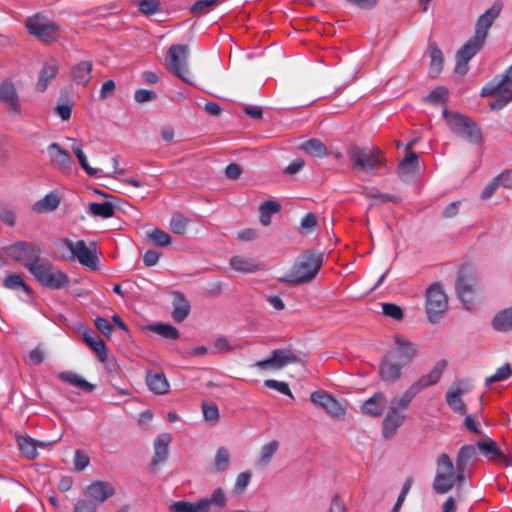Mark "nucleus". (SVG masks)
Returning a JSON list of instances; mask_svg holds the SVG:
<instances>
[{
    "mask_svg": "<svg viewBox=\"0 0 512 512\" xmlns=\"http://www.w3.org/2000/svg\"><path fill=\"white\" fill-rule=\"evenodd\" d=\"M147 239L152 244L161 247H168L172 243L171 236L160 228H153L149 233H147Z\"/></svg>",
    "mask_w": 512,
    "mask_h": 512,
    "instance_id": "49",
    "label": "nucleus"
},
{
    "mask_svg": "<svg viewBox=\"0 0 512 512\" xmlns=\"http://www.w3.org/2000/svg\"><path fill=\"white\" fill-rule=\"evenodd\" d=\"M138 8L143 14L151 16L160 11L161 4L158 0H141Z\"/></svg>",
    "mask_w": 512,
    "mask_h": 512,
    "instance_id": "61",
    "label": "nucleus"
},
{
    "mask_svg": "<svg viewBox=\"0 0 512 512\" xmlns=\"http://www.w3.org/2000/svg\"><path fill=\"white\" fill-rule=\"evenodd\" d=\"M403 366L386 354L380 362L379 375L384 382L394 383L401 379Z\"/></svg>",
    "mask_w": 512,
    "mask_h": 512,
    "instance_id": "23",
    "label": "nucleus"
},
{
    "mask_svg": "<svg viewBox=\"0 0 512 512\" xmlns=\"http://www.w3.org/2000/svg\"><path fill=\"white\" fill-rule=\"evenodd\" d=\"M172 295V319L175 322L180 323L188 317L191 310V305L182 292L174 291Z\"/></svg>",
    "mask_w": 512,
    "mask_h": 512,
    "instance_id": "31",
    "label": "nucleus"
},
{
    "mask_svg": "<svg viewBox=\"0 0 512 512\" xmlns=\"http://www.w3.org/2000/svg\"><path fill=\"white\" fill-rule=\"evenodd\" d=\"M482 96H492L489 107L492 110L502 109L512 100V64L504 75L495 76L481 89Z\"/></svg>",
    "mask_w": 512,
    "mask_h": 512,
    "instance_id": "6",
    "label": "nucleus"
},
{
    "mask_svg": "<svg viewBox=\"0 0 512 512\" xmlns=\"http://www.w3.org/2000/svg\"><path fill=\"white\" fill-rule=\"evenodd\" d=\"M477 282V273L471 266L463 265L459 268L455 290L458 299L467 309L473 304Z\"/></svg>",
    "mask_w": 512,
    "mask_h": 512,
    "instance_id": "11",
    "label": "nucleus"
},
{
    "mask_svg": "<svg viewBox=\"0 0 512 512\" xmlns=\"http://www.w3.org/2000/svg\"><path fill=\"white\" fill-rule=\"evenodd\" d=\"M503 8L501 2H495L481 14L475 24L474 34L470 37L463 46L456 52L455 59V73L458 75H465L468 72L469 61L482 49L488 30L491 28L495 20L500 15Z\"/></svg>",
    "mask_w": 512,
    "mask_h": 512,
    "instance_id": "2",
    "label": "nucleus"
},
{
    "mask_svg": "<svg viewBox=\"0 0 512 512\" xmlns=\"http://www.w3.org/2000/svg\"><path fill=\"white\" fill-rule=\"evenodd\" d=\"M493 327L498 331H509L512 329V307L495 315Z\"/></svg>",
    "mask_w": 512,
    "mask_h": 512,
    "instance_id": "46",
    "label": "nucleus"
},
{
    "mask_svg": "<svg viewBox=\"0 0 512 512\" xmlns=\"http://www.w3.org/2000/svg\"><path fill=\"white\" fill-rule=\"evenodd\" d=\"M503 8L501 2H495L481 14L475 24L474 34L470 37L463 46L456 52L455 59V73L458 75H465L468 72L469 61L482 49L488 30L491 28L495 20L500 15Z\"/></svg>",
    "mask_w": 512,
    "mask_h": 512,
    "instance_id": "1",
    "label": "nucleus"
},
{
    "mask_svg": "<svg viewBox=\"0 0 512 512\" xmlns=\"http://www.w3.org/2000/svg\"><path fill=\"white\" fill-rule=\"evenodd\" d=\"M229 264L233 270L240 273H254L261 270L260 263L255 259L242 255L231 257Z\"/></svg>",
    "mask_w": 512,
    "mask_h": 512,
    "instance_id": "33",
    "label": "nucleus"
},
{
    "mask_svg": "<svg viewBox=\"0 0 512 512\" xmlns=\"http://www.w3.org/2000/svg\"><path fill=\"white\" fill-rule=\"evenodd\" d=\"M503 8L501 2H495L481 14L475 24L474 34L470 37L463 46L456 52L455 59V73L458 75H465L468 72L469 61L482 49L488 30L491 28L495 20L500 15Z\"/></svg>",
    "mask_w": 512,
    "mask_h": 512,
    "instance_id": "3",
    "label": "nucleus"
},
{
    "mask_svg": "<svg viewBox=\"0 0 512 512\" xmlns=\"http://www.w3.org/2000/svg\"><path fill=\"white\" fill-rule=\"evenodd\" d=\"M93 69L92 61H81L73 69V77L77 84L86 85Z\"/></svg>",
    "mask_w": 512,
    "mask_h": 512,
    "instance_id": "43",
    "label": "nucleus"
},
{
    "mask_svg": "<svg viewBox=\"0 0 512 512\" xmlns=\"http://www.w3.org/2000/svg\"><path fill=\"white\" fill-rule=\"evenodd\" d=\"M418 170V156L415 152L409 151L405 158L400 162L398 171L399 175L403 179H407Z\"/></svg>",
    "mask_w": 512,
    "mask_h": 512,
    "instance_id": "37",
    "label": "nucleus"
},
{
    "mask_svg": "<svg viewBox=\"0 0 512 512\" xmlns=\"http://www.w3.org/2000/svg\"><path fill=\"white\" fill-rule=\"evenodd\" d=\"M59 204V196L54 192H50L33 205V210L37 213L51 212L54 211Z\"/></svg>",
    "mask_w": 512,
    "mask_h": 512,
    "instance_id": "41",
    "label": "nucleus"
},
{
    "mask_svg": "<svg viewBox=\"0 0 512 512\" xmlns=\"http://www.w3.org/2000/svg\"><path fill=\"white\" fill-rule=\"evenodd\" d=\"M264 386L270 389H275L278 392L289 396L290 398H294L289 385L286 382L277 381L274 379H267L264 381Z\"/></svg>",
    "mask_w": 512,
    "mask_h": 512,
    "instance_id": "62",
    "label": "nucleus"
},
{
    "mask_svg": "<svg viewBox=\"0 0 512 512\" xmlns=\"http://www.w3.org/2000/svg\"><path fill=\"white\" fill-rule=\"evenodd\" d=\"M147 329L168 340H177L180 336L178 329L168 323L151 324Z\"/></svg>",
    "mask_w": 512,
    "mask_h": 512,
    "instance_id": "42",
    "label": "nucleus"
},
{
    "mask_svg": "<svg viewBox=\"0 0 512 512\" xmlns=\"http://www.w3.org/2000/svg\"><path fill=\"white\" fill-rule=\"evenodd\" d=\"M426 312L430 322L435 323L448 309V297L440 283H433L426 291Z\"/></svg>",
    "mask_w": 512,
    "mask_h": 512,
    "instance_id": "15",
    "label": "nucleus"
},
{
    "mask_svg": "<svg viewBox=\"0 0 512 512\" xmlns=\"http://www.w3.org/2000/svg\"><path fill=\"white\" fill-rule=\"evenodd\" d=\"M58 70L59 67L56 60L49 59L44 63L36 84L38 91L44 92L47 89L50 81L56 77Z\"/></svg>",
    "mask_w": 512,
    "mask_h": 512,
    "instance_id": "32",
    "label": "nucleus"
},
{
    "mask_svg": "<svg viewBox=\"0 0 512 512\" xmlns=\"http://www.w3.org/2000/svg\"><path fill=\"white\" fill-rule=\"evenodd\" d=\"M26 28L31 35L46 43L56 40V31L59 29L55 23L42 21L39 15L30 18Z\"/></svg>",
    "mask_w": 512,
    "mask_h": 512,
    "instance_id": "18",
    "label": "nucleus"
},
{
    "mask_svg": "<svg viewBox=\"0 0 512 512\" xmlns=\"http://www.w3.org/2000/svg\"><path fill=\"white\" fill-rule=\"evenodd\" d=\"M220 3L221 0H198L191 6L190 12L194 15H203Z\"/></svg>",
    "mask_w": 512,
    "mask_h": 512,
    "instance_id": "53",
    "label": "nucleus"
},
{
    "mask_svg": "<svg viewBox=\"0 0 512 512\" xmlns=\"http://www.w3.org/2000/svg\"><path fill=\"white\" fill-rule=\"evenodd\" d=\"M172 441L170 433H162L158 435L154 441V455L151 465L158 466L163 464L168 458V448Z\"/></svg>",
    "mask_w": 512,
    "mask_h": 512,
    "instance_id": "29",
    "label": "nucleus"
},
{
    "mask_svg": "<svg viewBox=\"0 0 512 512\" xmlns=\"http://www.w3.org/2000/svg\"><path fill=\"white\" fill-rule=\"evenodd\" d=\"M0 102L14 115H19V97L14 84L9 80L3 81L0 85Z\"/></svg>",
    "mask_w": 512,
    "mask_h": 512,
    "instance_id": "24",
    "label": "nucleus"
},
{
    "mask_svg": "<svg viewBox=\"0 0 512 512\" xmlns=\"http://www.w3.org/2000/svg\"><path fill=\"white\" fill-rule=\"evenodd\" d=\"M119 162L116 157H105L101 161V167H98V178L100 177H115L116 175H123L125 170L118 167Z\"/></svg>",
    "mask_w": 512,
    "mask_h": 512,
    "instance_id": "38",
    "label": "nucleus"
},
{
    "mask_svg": "<svg viewBox=\"0 0 512 512\" xmlns=\"http://www.w3.org/2000/svg\"><path fill=\"white\" fill-rule=\"evenodd\" d=\"M0 220L9 227L16 224V212L14 208L8 204L0 203Z\"/></svg>",
    "mask_w": 512,
    "mask_h": 512,
    "instance_id": "55",
    "label": "nucleus"
},
{
    "mask_svg": "<svg viewBox=\"0 0 512 512\" xmlns=\"http://www.w3.org/2000/svg\"><path fill=\"white\" fill-rule=\"evenodd\" d=\"M352 168L361 172L376 171L384 165L385 158L378 149L354 145L348 150Z\"/></svg>",
    "mask_w": 512,
    "mask_h": 512,
    "instance_id": "8",
    "label": "nucleus"
},
{
    "mask_svg": "<svg viewBox=\"0 0 512 512\" xmlns=\"http://www.w3.org/2000/svg\"><path fill=\"white\" fill-rule=\"evenodd\" d=\"M59 379L70 385L79 388L83 392H92L95 389V385L86 381L80 375L74 372L66 371L59 374Z\"/></svg>",
    "mask_w": 512,
    "mask_h": 512,
    "instance_id": "39",
    "label": "nucleus"
},
{
    "mask_svg": "<svg viewBox=\"0 0 512 512\" xmlns=\"http://www.w3.org/2000/svg\"><path fill=\"white\" fill-rule=\"evenodd\" d=\"M447 98L448 90L445 87L439 86L432 90L425 100L433 104H440L446 102Z\"/></svg>",
    "mask_w": 512,
    "mask_h": 512,
    "instance_id": "60",
    "label": "nucleus"
},
{
    "mask_svg": "<svg viewBox=\"0 0 512 512\" xmlns=\"http://www.w3.org/2000/svg\"><path fill=\"white\" fill-rule=\"evenodd\" d=\"M72 150L75 156L77 157L79 164L86 171V173L90 176H96V168H93L88 164L87 157L83 152L82 147L80 145L73 144Z\"/></svg>",
    "mask_w": 512,
    "mask_h": 512,
    "instance_id": "56",
    "label": "nucleus"
},
{
    "mask_svg": "<svg viewBox=\"0 0 512 512\" xmlns=\"http://www.w3.org/2000/svg\"><path fill=\"white\" fill-rule=\"evenodd\" d=\"M188 222V219L182 214H175L170 220L169 228L173 233L183 235L186 232Z\"/></svg>",
    "mask_w": 512,
    "mask_h": 512,
    "instance_id": "54",
    "label": "nucleus"
},
{
    "mask_svg": "<svg viewBox=\"0 0 512 512\" xmlns=\"http://www.w3.org/2000/svg\"><path fill=\"white\" fill-rule=\"evenodd\" d=\"M5 253L14 261L21 263L30 270L40 260L42 252L40 246L25 241H18L3 247Z\"/></svg>",
    "mask_w": 512,
    "mask_h": 512,
    "instance_id": "13",
    "label": "nucleus"
},
{
    "mask_svg": "<svg viewBox=\"0 0 512 512\" xmlns=\"http://www.w3.org/2000/svg\"><path fill=\"white\" fill-rule=\"evenodd\" d=\"M298 362V356L290 349H275L271 355L263 360L255 362L252 367L260 371H277Z\"/></svg>",
    "mask_w": 512,
    "mask_h": 512,
    "instance_id": "16",
    "label": "nucleus"
},
{
    "mask_svg": "<svg viewBox=\"0 0 512 512\" xmlns=\"http://www.w3.org/2000/svg\"><path fill=\"white\" fill-rule=\"evenodd\" d=\"M98 362L103 365V376L107 378L110 385L121 395L129 396L130 391L122 388L118 382L122 379V368L116 356L107 347L104 340L98 338Z\"/></svg>",
    "mask_w": 512,
    "mask_h": 512,
    "instance_id": "7",
    "label": "nucleus"
},
{
    "mask_svg": "<svg viewBox=\"0 0 512 512\" xmlns=\"http://www.w3.org/2000/svg\"><path fill=\"white\" fill-rule=\"evenodd\" d=\"M122 200L112 194L98 189V217L112 218L121 211Z\"/></svg>",
    "mask_w": 512,
    "mask_h": 512,
    "instance_id": "22",
    "label": "nucleus"
},
{
    "mask_svg": "<svg viewBox=\"0 0 512 512\" xmlns=\"http://www.w3.org/2000/svg\"><path fill=\"white\" fill-rule=\"evenodd\" d=\"M382 313L394 320H401L403 318L401 307L393 303H384L382 305Z\"/></svg>",
    "mask_w": 512,
    "mask_h": 512,
    "instance_id": "63",
    "label": "nucleus"
},
{
    "mask_svg": "<svg viewBox=\"0 0 512 512\" xmlns=\"http://www.w3.org/2000/svg\"><path fill=\"white\" fill-rule=\"evenodd\" d=\"M404 420L405 415L398 411V407H390V410L382 423L384 437H392L396 433L398 428L403 424Z\"/></svg>",
    "mask_w": 512,
    "mask_h": 512,
    "instance_id": "30",
    "label": "nucleus"
},
{
    "mask_svg": "<svg viewBox=\"0 0 512 512\" xmlns=\"http://www.w3.org/2000/svg\"><path fill=\"white\" fill-rule=\"evenodd\" d=\"M394 343L396 346L388 351L387 354L403 366H407L417 356L418 349L416 344L400 334L394 335Z\"/></svg>",
    "mask_w": 512,
    "mask_h": 512,
    "instance_id": "17",
    "label": "nucleus"
},
{
    "mask_svg": "<svg viewBox=\"0 0 512 512\" xmlns=\"http://www.w3.org/2000/svg\"><path fill=\"white\" fill-rule=\"evenodd\" d=\"M230 462V455L227 449L219 448L216 452L214 459V469L217 472L224 471L227 469Z\"/></svg>",
    "mask_w": 512,
    "mask_h": 512,
    "instance_id": "57",
    "label": "nucleus"
},
{
    "mask_svg": "<svg viewBox=\"0 0 512 512\" xmlns=\"http://www.w3.org/2000/svg\"><path fill=\"white\" fill-rule=\"evenodd\" d=\"M443 117L446 119L450 130L457 136L472 144H478L482 140V133L479 127L470 118L447 109L443 110Z\"/></svg>",
    "mask_w": 512,
    "mask_h": 512,
    "instance_id": "9",
    "label": "nucleus"
},
{
    "mask_svg": "<svg viewBox=\"0 0 512 512\" xmlns=\"http://www.w3.org/2000/svg\"><path fill=\"white\" fill-rule=\"evenodd\" d=\"M299 149L317 158H324L328 154L324 143L316 138L302 142L299 146Z\"/></svg>",
    "mask_w": 512,
    "mask_h": 512,
    "instance_id": "40",
    "label": "nucleus"
},
{
    "mask_svg": "<svg viewBox=\"0 0 512 512\" xmlns=\"http://www.w3.org/2000/svg\"><path fill=\"white\" fill-rule=\"evenodd\" d=\"M477 447L489 460L504 467L512 466V458L499 449L496 441L492 439L480 440L477 442Z\"/></svg>",
    "mask_w": 512,
    "mask_h": 512,
    "instance_id": "21",
    "label": "nucleus"
},
{
    "mask_svg": "<svg viewBox=\"0 0 512 512\" xmlns=\"http://www.w3.org/2000/svg\"><path fill=\"white\" fill-rule=\"evenodd\" d=\"M168 67L180 79L188 84L195 85L194 75L188 68L189 47L186 44H173L169 47Z\"/></svg>",
    "mask_w": 512,
    "mask_h": 512,
    "instance_id": "10",
    "label": "nucleus"
},
{
    "mask_svg": "<svg viewBox=\"0 0 512 512\" xmlns=\"http://www.w3.org/2000/svg\"><path fill=\"white\" fill-rule=\"evenodd\" d=\"M385 402L384 394L377 392L364 402L361 408L362 412L372 417H378L383 412Z\"/></svg>",
    "mask_w": 512,
    "mask_h": 512,
    "instance_id": "34",
    "label": "nucleus"
},
{
    "mask_svg": "<svg viewBox=\"0 0 512 512\" xmlns=\"http://www.w3.org/2000/svg\"><path fill=\"white\" fill-rule=\"evenodd\" d=\"M145 382L148 389L156 395L167 394L170 390V383L163 372L147 371Z\"/></svg>",
    "mask_w": 512,
    "mask_h": 512,
    "instance_id": "28",
    "label": "nucleus"
},
{
    "mask_svg": "<svg viewBox=\"0 0 512 512\" xmlns=\"http://www.w3.org/2000/svg\"><path fill=\"white\" fill-rule=\"evenodd\" d=\"M29 272L44 286L51 289H60L69 282L68 276L62 271L53 268L47 261L38 260Z\"/></svg>",
    "mask_w": 512,
    "mask_h": 512,
    "instance_id": "12",
    "label": "nucleus"
},
{
    "mask_svg": "<svg viewBox=\"0 0 512 512\" xmlns=\"http://www.w3.org/2000/svg\"><path fill=\"white\" fill-rule=\"evenodd\" d=\"M512 376V365L505 363L499 367L493 375L485 378V385L488 386L495 382L504 381Z\"/></svg>",
    "mask_w": 512,
    "mask_h": 512,
    "instance_id": "52",
    "label": "nucleus"
},
{
    "mask_svg": "<svg viewBox=\"0 0 512 512\" xmlns=\"http://www.w3.org/2000/svg\"><path fill=\"white\" fill-rule=\"evenodd\" d=\"M279 448V442L276 440H273L261 447L259 458H258V465L261 467L267 466L275 453L277 452Z\"/></svg>",
    "mask_w": 512,
    "mask_h": 512,
    "instance_id": "47",
    "label": "nucleus"
},
{
    "mask_svg": "<svg viewBox=\"0 0 512 512\" xmlns=\"http://www.w3.org/2000/svg\"><path fill=\"white\" fill-rule=\"evenodd\" d=\"M310 400L313 404L323 408L334 418H343L346 413L345 408L341 403L324 390H318L311 393Z\"/></svg>",
    "mask_w": 512,
    "mask_h": 512,
    "instance_id": "19",
    "label": "nucleus"
},
{
    "mask_svg": "<svg viewBox=\"0 0 512 512\" xmlns=\"http://www.w3.org/2000/svg\"><path fill=\"white\" fill-rule=\"evenodd\" d=\"M476 448L473 445H464L460 448L456 458V468L466 469L470 459L475 457Z\"/></svg>",
    "mask_w": 512,
    "mask_h": 512,
    "instance_id": "51",
    "label": "nucleus"
},
{
    "mask_svg": "<svg viewBox=\"0 0 512 512\" xmlns=\"http://www.w3.org/2000/svg\"><path fill=\"white\" fill-rule=\"evenodd\" d=\"M47 152L55 168L66 175L72 173V158L67 150L54 142L47 147Z\"/></svg>",
    "mask_w": 512,
    "mask_h": 512,
    "instance_id": "20",
    "label": "nucleus"
},
{
    "mask_svg": "<svg viewBox=\"0 0 512 512\" xmlns=\"http://www.w3.org/2000/svg\"><path fill=\"white\" fill-rule=\"evenodd\" d=\"M436 475L433 481V489L438 494H445L454 487V466L448 454L442 453L436 462Z\"/></svg>",
    "mask_w": 512,
    "mask_h": 512,
    "instance_id": "14",
    "label": "nucleus"
},
{
    "mask_svg": "<svg viewBox=\"0 0 512 512\" xmlns=\"http://www.w3.org/2000/svg\"><path fill=\"white\" fill-rule=\"evenodd\" d=\"M446 367L447 361L444 359L439 360L428 374L423 375L413 384L418 388L420 392L429 386L437 384L440 381Z\"/></svg>",
    "mask_w": 512,
    "mask_h": 512,
    "instance_id": "27",
    "label": "nucleus"
},
{
    "mask_svg": "<svg viewBox=\"0 0 512 512\" xmlns=\"http://www.w3.org/2000/svg\"><path fill=\"white\" fill-rule=\"evenodd\" d=\"M55 252L62 260H78L84 267L96 271V254L87 247L84 240L73 242L68 238L60 239L55 243Z\"/></svg>",
    "mask_w": 512,
    "mask_h": 512,
    "instance_id": "5",
    "label": "nucleus"
},
{
    "mask_svg": "<svg viewBox=\"0 0 512 512\" xmlns=\"http://www.w3.org/2000/svg\"><path fill=\"white\" fill-rule=\"evenodd\" d=\"M114 493L115 489L110 483L98 481V503L104 502L106 499L113 496Z\"/></svg>",
    "mask_w": 512,
    "mask_h": 512,
    "instance_id": "64",
    "label": "nucleus"
},
{
    "mask_svg": "<svg viewBox=\"0 0 512 512\" xmlns=\"http://www.w3.org/2000/svg\"><path fill=\"white\" fill-rule=\"evenodd\" d=\"M16 441L24 457L32 460L38 456L37 444L33 439L19 435L16 437Z\"/></svg>",
    "mask_w": 512,
    "mask_h": 512,
    "instance_id": "45",
    "label": "nucleus"
},
{
    "mask_svg": "<svg viewBox=\"0 0 512 512\" xmlns=\"http://www.w3.org/2000/svg\"><path fill=\"white\" fill-rule=\"evenodd\" d=\"M420 391L418 388L412 384L403 394L400 398L394 399L392 401L391 407H398V411L405 410L409 407L411 401L414 397H416Z\"/></svg>",
    "mask_w": 512,
    "mask_h": 512,
    "instance_id": "48",
    "label": "nucleus"
},
{
    "mask_svg": "<svg viewBox=\"0 0 512 512\" xmlns=\"http://www.w3.org/2000/svg\"><path fill=\"white\" fill-rule=\"evenodd\" d=\"M468 389H462L460 387L450 389L446 393V401L449 407L456 413L464 415L467 412V407L462 400V395L467 392Z\"/></svg>",
    "mask_w": 512,
    "mask_h": 512,
    "instance_id": "35",
    "label": "nucleus"
},
{
    "mask_svg": "<svg viewBox=\"0 0 512 512\" xmlns=\"http://www.w3.org/2000/svg\"><path fill=\"white\" fill-rule=\"evenodd\" d=\"M428 53L430 57L429 75L431 77H437L443 70L444 57L442 51L439 49L436 43H430L428 47Z\"/></svg>",
    "mask_w": 512,
    "mask_h": 512,
    "instance_id": "36",
    "label": "nucleus"
},
{
    "mask_svg": "<svg viewBox=\"0 0 512 512\" xmlns=\"http://www.w3.org/2000/svg\"><path fill=\"white\" fill-rule=\"evenodd\" d=\"M281 209V205L277 201L268 200L260 205V223L264 226H268L271 223V215L278 213Z\"/></svg>",
    "mask_w": 512,
    "mask_h": 512,
    "instance_id": "44",
    "label": "nucleus"
},
{
    "mask_svg": "<svg viewBox=\"0 0 512 512\" xmlns=\"http://www.w3.org/2000/svg\"><path fill=\"white\" fill-rule=\"evenodd\" d=\"M227 498L222 488H217L213 491L210 497L201 498L198 500L200 512L217 511L226 506Z\"/></svg>",
    "mask_w": 512,
    "mask_h": 512,
    "instance_id": "26",
    "label": "nucleus"
},
{
    "mask_svg": "<svg viewBox=\"0 0 512 512\" xmlns=\"http://www.w3.org/2000/svg\"><path fill=\"white\" fill-rule=\"evenodd\" d=\"M89 464H90L89 456L83 450L77 449L74 452V457H73L74 471L81 472L85 468H87L89 466Z\"/></svg>",
    "mask_w": 512,
    "mask_h": 512,
    "instance_id": "59",
    "label": "nucleus"
},
{
    "mask_svg": "<svg viewBox=\"0 0 512 512\" xmlns=\"http://www.w3.org/2000/svg\"><path fill=\"white\" fill-rule=\"evenodd\" d=\"M323 263L322 255L312 250L300 254L290 270L281 278L282 282L298 285L310 282L318 274Z\"/></svg>",
    "mask_w": 512,
    "mask_h": 512,
    "instance_id": "4",
    "label": "nucleus"
},
{
    "mask_svg": "<svg viewBox=\"0 0 512 512\" xmlns=\"http://www.w3.org/2000/svg\"><path fill=\"white\" fill-rule=\"evenodd\" d=\"M74 512H96V482L89 484L75 502Z\"/></svg>",
    "mask_w": 512,
    "mask_h": 512,
    "instance_id": "25",
    "label": "nucleus"
},
{
    "mask_svg": "<svg viewBox=\"0 0 512 512\" xmlns=\"http://www.w3.org/2000/svg\"><path fill=\"white\" fill-rule=\"evenodd\" d=\"M198 501H175L170 505V512H200Z\"/></svg>",
    "mask_w": 512,
    "mask_h": 512,
    "instance_id": "58",
    "label": "nucleus"
},
{
    "mask_svg": "<svg viewBox=\"0 0 512 512\" xmlns=\"http://www.w3.org/2000/svg\"><path fill=\"white\" fill-rule=\"evenodd\" d=\"M3 285L7 289L22 290L28 296L31 295V288L23 281L22 277L18 274H11L4 278Z\"/></svg>",
    "mask_w": 512,
    "mask_h": 512,
    "instance_id": "50",
    "label": "nucleus"
}]
</instances>
